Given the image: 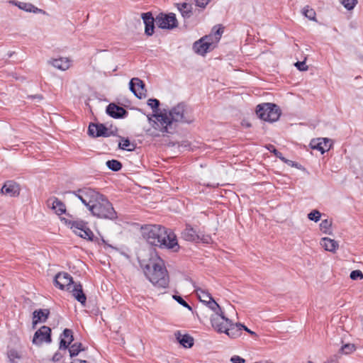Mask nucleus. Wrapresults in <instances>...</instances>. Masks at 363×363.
I'll list each match as a JSON object with an SVG mask.
<instances>
[{
	"instance_id": "42",
	"label": "nucleus",
	"mask_w": 363,
	"mask_h": 363,
	"mask_svg": "<svg viewBox=\"0 0 363 363\" xmlns=\"http://www.w3.org/2000/svg\"><path fill=\"white\" fill-rule=\"evenodd\" d=\"M79 237L88 240H92L94 238V233L89 229V228L86 227Z\"/></svg>"
},
{
	"instance_id": "26",
	"label": "nucleus",
	"mask_w": 363,
	"mask_h": 363,
	"mask_svg": "<svg viewBox=\"0 0 363 363\" xmlns=\"http://www.w3.org/2000/svg\"><path fill=\"white\" fill-rule=\"evenodd\" d=\"M11 3L17 6L20 9L28 12L40 13L42 11L41 9L35 7L34 5L30 3L18 2L14 1H11Z\"/></svg>"
},
{
	"instance_id": "34",
	"label": "nucleus",
	"mask_w": 363,
	"mask_h": 363,
	"mask_svg": "<svg viewBox=\"0 0 363 363\" xmlns=\"http://www.w3.org/2000/svg\"><path fill=\"white\" fill-rule=\"evenodd\" d=\"M7 356L11 363H17L16 359H21V355L19 354L18 352L13 349L8 351Z\"/></svg>"
},
{
	"instance_id": "1",
	"label": "nucleus",
	"mask_w": 363,
	"mask_h": 363,
	"mask_svg": "<svg viewBox=\"0 0 363 363\" xmlns=\"http://www.w3.org/2000/svg\"><path fill=\"white\" fill-rule=\"evenodd\" d=\"M155 120L149 118L152 121V126L162 133H173L177 123H190L193 118L186 110V106L181 103L172 108L168 112L164 109L160 114H153Z\"/></svg>"
},
{
	"instance_id": "49",
	"label": "nucleus",
	"mask_w": 363,
	"mask_h": 363,
	"mask_svg": "<svg viewBox=\"0 0 363 363\" xmlns=\"http://www.w3.org/2000/svg\"><path fill=\"white\" fill-rule=\"evenodd\" d=\"M230 361L233 363H245V359L238 355H234L231 357Z\"/></svg>"
},
{
	"instance_id": "8",
	"label": "nucleus",
	"mask_w": 363,
	"mask_h": 363,
	"mask_svg": "<svg viewBox=\"0 0 363 363\" xmlns=\"http://www.w3.org/2000/svg\"><path fill=\"white\" fill-rule=\"evenodd\" d=\"M193 48L196 53L204 55L214 48L213 36L209 35L201 38L194 43Z\"/></svg>"
},
{
	"instance_id": "37",
	"label": "nucleus",
	"mask_w": 363,
	"mask_h": 363,
	"mask_svg": "<svg viewBox=\"0 0 363 363\" xmlns=\"http://www.w3.org/2000/svg\"><path fill=\"white\" fill-rule=\"evenodd\" d=\"M303 14L310 20H315V11L313 9H311L308 6H305L303 9Z\"/></svg>"
},
{
	"instance_id": "27",
	"label": "nucleus",
	"mask_w": 363,
	"mask_h": 363,
	"mask_svg": "<svg viewBox=\"0 0 363 363\" xmlns=\"http://www.w3.org/2000/svg\"><path fill=\"white\" fill-rule=\"evenodd\" d=\"M321 245L325 250L335 252L338 247V243L329 238H323L321 240Z\"/></svg>"
},
{
	"instance_id": "58",
	"label": "nucleus",
	"mask_w": 363,
	"mask_h": 363,
	"mask_svg": "<svg viewBox=\"0 0 363 363\" xmlns=\"http://www.w3.org/2000/svg\"><path fill=\"white\" fill-rule=\"evenodd\" d=\"M11 55H12V53H10V54L9 55V57H11Z\"/></svg>"
},
{
	"instance_id": "5",
	"label": "nucleus",
	"mask_w": 363,
	"mask_h": 363,
	"mask_svg": "<svg viewBox=\"0 0 363 363\" xmlns=\"http://www.w3.org/2000/svg\"><path fill=\"white\" fill-rule=\"evenodd\" d=\"M256 113L263 121L274 122L279 118L281 110L275 104L264 103L257 106Z\"/></svg>"
},
{
	"instance_id": "51",
	"label": "nucleus",
	"mask_w": 363,
	"mask_h": 363,
	"mask_svg": "<svg viewBox=\"0 0 363 363\" xmlns=\"http://www.w3.org/2000/svg\"><path fill=\"white\" fill-rule=\"evenodd\" d=\"M62 357V355L60 352H56L52 357L53 362H59Z\"/></svg>"
},
{
	"instance_id": "57",
	"label": "nucleus",
	"mask_w": 363,
	"mask_h": 363,
	"mask_svg": "<svg viewBox=\"0 0 363 363\" xmlns=\"http://www.w3.org/2000/svg\"><path fill=\"white\" fill-rule=\"evenodd\" d=\"M289 165H291V166H294V167H297L298 164L296 163H295L294 162L291 161V162H289V163H287Z\"/></svg>"
},
{
	"instance_id": "33",
	"label": "nucleus",
	"mask_w": 363,
	"mask_h": 363,
	"mask_svg": "<svg viewBox=\"0 0 363 363\" xmlns=\"http://www.w3.org/2000/svg\"><path fill=\"white\" fill-rule=\"evenodd\" d=\"M82 345L81 343H74L72 345L69 349V354L71 357L77 356L80 351L83 350Z\"/></svg>"
},
{
	"instance_id": "38",
	"label": "nucleus",
	"mask_w": 363,
	"mask_h": 363,
	"mask_svg": "<svg viewBox=\"0 0 363 363\" xmlns=\"http://www.w3.org/2000/svg\"><path fill=\"white\" fill-rule=\"evenodd\" d=\"M206 305L214 312V314L223 312L220 306L215 301L213 298Z\"/></svg>"
},
{
	"instance_id": "20",
	"label": "nucleus",
	"mask_w": 363,
	"mask_h": 363,
	"mask_svg": "<svg viewBox=\"0 0 363 363\" xmlns=\"http://www.w3.org/2000/svg\"><path fill=\"white\" fill-rule=\"evenodd\" d=\"M311 145L313 149L318 150L323 154L330 150L332 143L330 140L328 138H319L317 141H312Z\"/></svg>"
},
{
	"instance_id": "39",
	"label": "nucleus",
	"mask_w": 363,
	"mask_h": 363,
	"mask_svg": "<svg viewBox=\"0 0 363 363\" xmlns=\"http://www.w3.org/2000/svg\"><path fill=\"white\" fill-rule=\"evenodd\" d=\"M160 104V101L156 99H150L147 101V105L152 108L154 114H159L157 111Z\"/></svg>"
},
{
	"instance_id": "17",
	"label": "nucleus",
	"mask_w": 363,
	"mask_h": 363,
	"mask_svg": "<svg viewBox=\"0 0 363 363\" xmlns=\"http://www.w3.org/2000/svg\"><path fill=\"white\" fill-rule=\"evenodd\" d=\"M242 327H244V325L241 323L234 324L231 321L230 324H229L225 330L224 333H225L229 337L235 339L242 335Z\"/></svg>"
},
{
	"instance_id": "43",
	"label": "nucleus",
	"mask_w": 363,
	"mask_h": 363,
	"mask_svg": "<svg viewBox=\"0 0 363 363\" xmlns=\"http://www.w3.org/2000/svg\"><path fill=\"white\" fill-rule=\"evenodd\" d=\"M354 345L352 344H345L340 348V351L344 354H350L354 351Z\"/></svg>"
},
{
	"instance_id": "25",
	"label": "nucleus",
	"mask_w": 363,
	"mask_h": 363,
	"mask_svg": "<svg viewBox=\"0 0 363 363\" xmlns=\"http://www.w3.org/2000/svg\"><path fill=\"white\" fill-rule=\"evenodd\" d=\"M184 18H189L192 16V6L187 3H178L176 4Z\"/></svg>"
},
{
	"instance_id": "19",
	"label": "nucleus",
	"mask_w": 363,
	"mask_h": 363,
	"mask_svg": "<svg viewBox=\"0 0 363 363\" xmlns=\"http://www.w3.org/2000/svg\"><path fill=\"white\" fill-rule=\"evenodd\" d=\"M176 340L185 348H191L194 345V338L189 334L182 335L180 331L174 333Z\"/></svg>"
},
{
	"instance_id": "56",
	"label": "nucleus",
	"mask_w": 363,
	"mask_h": 363,
	"mask_svg": "<svg viewBox=\"0 0 363 363\" xmlns=\"http://www.w3.org/2000/svg\"><path fill=\"white\" fill-rule=\"evenodd\" d=\"M30 97L31 98H35V99H43L42 96H40V95L31 96Z\"/></svg>"
},
{
	"instance_id": "40",
	"label": "nucleus",
	"mask_w": 363,
	"mask_h": 363,
	"mask_svg": "<svg viewBox=\"0 0 363 363\" xmlns=\"http://www.w3.org/2000/svg\"><path fill=\"white\" fill-rule=\"evenodd\" d=\"M332 225V221L328 219L322 220L320 223V228L324 233H328Z\"/></svg>"
},
{
	"instance_id": "45",
	"label": "nucleus",
	"mask_w": 363,
	"mask_h": 363,
	"mask_svg": "<svg viewBox=\"0 0 363 363\" xmlns=\"http://www.w3.org/2000/svg\"><path fill=\"white\" fill-rule=\"evenodd\" d=\"M173 298L174 300H176L179 304L183 306L184 307L187 308L189 310H191V307L181 296H177V295H174Z\"/></svg>"
},
{
	"instance_id": "18",
	"label": "nucleus",
	"mask_w": 363,
	"mask_h": 363,
	"mask_svg": "<svg viewBox=\"0 0 363 363\" xmlns=\"http://www.w3.org/2000/svg\"><path fill=\"white\" fill-rule=\"evenodd\" d=\"M182 238L186 241L198 242L200 238V235L191 225L187 224L185 229L182 233Z\"/></svg>"
},
{
	"instance_id": "21",
	"label": "nucleus",
	"mask_w": 363,
	"mask_h": 363,
	"mask_svg": "<svg viewBox=\"0 0 363 363\" xmlns=\"http://www.w3.org/2000/svg\"><path fill=\"white\" fill-rule=\"evenodd\" d=\"M60 349L66 350L74 340L73 333L70 329H65L60 336Z\"/></svg>"
},
{
	"instance_id": "50",
	"label": "nucleus",
	"mask_w": 363,
	"mask_h": 363,
	"mask_svg": "<svg viewBox=\"0 0 363 363\" xmlns=\"http://www.w3.org/2000/svg\"><path fill=\"white\" fill-rule=\"evenodd\" d=\"M199 240L203 243H209L211 240V238L209 235H200V238L199 241Z\"/></svg>"
},
{
	"instance_id": "9",
	"label": "nucleus",
	"mask_w": 363,
	"mask_h": 363,
	"mask_svg": "<svg viewBox=\"0 0 363 363\" xmlns=\"http://www.w3.org/2000/svg\"><path fill=\"white\" fill-rule=\"evenodd\" d=\"M231 320L226 318L224 313L213 314L211 317V325L219 333H224Z\"/></svg>"
},
{
	"instance_id": "12",
	"label": "nucleus",
	"mask_w": 363,
	"mask_h": 363,
	"mask_svg": "<svg viewBox=\"0 0 363 363\" xmlns=\"http://www.w3.org/2000/svg\"><path fill=\"white\" fill-rule=\"evenodd\" d=\"M89 135L94 137H109L112 132L102 123H91L88 129Z\"/></svg>"
},
{
	"instance_id": "28",
	"label": "nucleus",
	"mask_w": 363,
	"mask_h": 363,
	"mask_svg": "<svg viewBox=\"0 0 363 363\" xmlns=\"http://www.w3.org/2000/svg\"><path fill=\"white\" fill-rule=\"evenodd\" d=\"M195 291H196L199 300L201 302L205 303L206 304L209 303L213 299V297L211 296V295L208 292L206 291L205 290H203L202 289H200V288L196 289Z\"/></svg>"
},
{
	"instance_id": "15",
	"label": "nucleus",
	"mask_w": 363,
	"mask_h": 363,
	"mask_svg": "<svg viewBox=\"0 0 363 363\" xmlns=\"http://www.w3.org/2000/svg\"><path fill=\"white\" fill-rule=\"evenodd\" d=\"M141 18L143 20L145 24V33L147 36H151L154 33L155 30V19L153 18L151 12L143 13Z\"/></svg>"
},
{
	"instance_id": "29",
	"label": "nucleus",
	"mask_w": 363,
	"mask_h": 363,
	"mask_svg": "<svg viewBox=\"0 0 363 363\" xmlns=\"http://www.w3.org/2000/svg\"><path fill=\"white\" fill-rule=\"evenodd\" d=\"M52 208L58 215H62L66 211L65 205L57 198L53 200Z\"/></svg>"
},
{
	"instance_id": "55",
	"label": "nucleus",
	"mask_w": 363,
	"mask_h": 363,
	"mask_svg": "<svg viewBox=\"0 0 363 363\" xmlns=\"http://www.w3.org/2000/svg\"><path fill=\"white\" fill-rule=\"evenodd\" d=\"M71 363H87L86 361L85 360H79V359H77V360H74V362H71Z\"/></svg>"
},
{
	"instance_id": "22",
	"label": "nucleus",
	"mask_w": 363,
	"mask_h": 363,
	"mask_svg": "<svg viewBox=\"0 0 363 363\" xmlns=\"http://www.w3.org/2000/svg\"><path fill=\"white\" fill-rule=\"evenodd\" d=\"M50 315L48 309H39L35 310L33 313V328L38 323H45Z\"/></svg>"
},
{
	"instance_id": "35",
	"label": "nucleus",
	"mask_w": 363,
	"mask_h": 363,
	"mask_svg": "<svg viewBox=\"0 0 363 363\" xmlns=\"http://www.w3.org/2000/svg\"><path fill=\"white\" fill-rule=\"evenodd\" d=\"M267 148L270 152H273L277 157L279 158L284 162L289 163V162H291V160H287L285 157H284L282 156V153L278 151L272 145H269V146Z\"/></svg>"
},
{
	"instance_id": "44",
	"label": "nucleus",
	"mask_w": 363,
	"mask_h": 363,
	"mask_svg": "<svg viewBox=\"0 0 363 363\" xmlns=\"http://www.w3.org/2000/svg\"><path fill=\"white\" fill-rule=\"evenodd\" d=\"M350 277L352 280L363 279V274L360 270H353L350 273Z\"/></svg>"
},
{
	"instance_id": "6",
	"label": "nucleus",
	"mask_w": 363,
	"mask_h": 363,
	"mask_svg": "<svg viewBox=\"0 0 363 363\" xmlns=\"http://www.w3.org/2000/svg\"><path fill=\"white\" fill-rule=\"evenodd\" d=\"M90 211L96 199L101 197V194L91 188H84L72 191Z\"/></svg>"
},
{
	"instance_id": "41",
	"label": "nucleus",
	"mask_w": 363,
	"mask_h": 363,
	"mask_svg": "<svg viewBox=\"0 0 363 363\" xmlns=\"http://www.w3.org/2000/svg\"><path fill=\"white\" fill-rule=\"evenodd\" d=\"M321 214L318 210H313L308 214V218L311 220L318 222L320 218Z\"/></svg>"
},
{
	"instance_id": "30",
	"label": "nucleus",
	"mask_w": 363,
	"mask_h": 363,
	"mask_svg": "<svg viewBox=\"0 0 363 363\" xmlns=\"http://www.w3.org/2000/svg\"><path fill=\"white\" fill-rule=\"evenodd\" d=\"M119 148L127 151H133L135 148V145L131 143L128 138H123L118 144Z\"/></svg>"
},
{
	"instance_id": "3",
	"label": "nucleus",
	"mask_w": 363,
	"mask_h": 363,
	"mask_svg": "<svg viewBox=\"0 0 363 363\" xmlns=\"http://www.w3.org/2000/svg\"><path fill=\"white\" fill-rule=\"evenodd\" d=\"M146 278L157 288L167 289L169 286V277L164 261L157 255L152 256L148 262L143 266Z\"/></svg>"
},
{
	"instance_id": "47",
	"label": "nucleus",
	"mask_w": 363,
	"mask_h": 363,
	"mask_svg": "<svg viewBox=\"0 0 363 363\" xmlns=\"http://www.w3.org/2000/svg\"><path fill=\"white\" fill-rule=\"evenodd\" d=\"M210 2V0H195L196 6L204 9Z\"/></svg>"
},
{
	"instance_id": "24",
	"label": "nucleus",
	"mask_w": 363,
	"mask_h": 363,
	"mask_svg": "<svg viewBox=\"0 0 363 363\" xmlns=\"http://www.w3.org/2000/svg\"><path fill=\"white\" fill-rule=\"evenodd\" d=\"M49 62L55 68L62 71L68 69L70 67V61L68 58L53 59Z\"/></svg>"
},
{
	"instance_id": "23",
	"label": "nucleus",
	"mask_w": 363,
	"mask_h": 363,
	"mask_svg": "<svg viewBox=\"0 0 363 363\" xmlns=\"http://www.w3.org/2000/svg\"><path fill=\"white\" fill-rule=\"evenodd\" d=\"M71 291L72 293V296L79 302H80L82 305H85V303L86 301V295L84 294V293L83 292L82 286L79 282H78V283L75 282L73 284L72 289Z\"/></svg>"
},
{
	"instance_id": "36",
	"label": "nucleus",
	"mask_w": 363,
	"mask_h": 363,
	"mask_svg": "<svg viewBox=\"0 0 363 363\" xmlns=\"http://www.w3.org/2000/svg\"><path fill=\"white\" fill-rule=\"evenodd\" d=\"M348 11L352 10L357 4V0H339Z\"/></svg>"
},
{
	"instance_id": "10",
	"label": "nucleus",
	"mask_w": 363,
	"mask_h": 363,
	"mask_svg": "<svg viewBox=\"0 0 363 363\" xmlns=\"http://www.w3.org/2000/svg\"><path fill=\"white\" fill-rule=\"evenodd\" d=\"M51 340V329L44 325L35 333L33 343L40 345L43 342L50 343Z\"/></svg>"
},
{
	"instance_id": "52",
	"label": "nucleus",
	"mask_w": 363,
	"mask_h": 363,
	"mask_svg": "<svg viewBox=\"0 0 363 363\" xmlns=\"http://www.w3.org/2000/svg\"><path fill=\"white\" fill-rule=\"evenodd\" d=\"M242 330H245L246 332H247L248 333H250L251 335L257 337V335L252 331L251 330L248 329L246 326L244 325V327H242Z\"/></svg>"
},
{
	"instance_id": "11",
	"label": "nucleus",
	"mask_w": 363,
	"mask_h": 363,
	"mask_svg": "<svg viewBox=\"0 0 363 363\" xmlns=\"http://www.w3.org/2000/svg\"><path fill=\"white\" fill-rule=\"evenodd\" d=\"M74 283L71 275L67 272H59L55 275V284L60 289L69 290Z\"/></svg>"
},
{
	"instance_id": "54",
	"label": "nucleus",
	"mask_w": 363,
	"mask_h": 363,
	"mask_svg": "<svg viewBox=\"0 0 363 363\" xmlns=\"http://www.w3.org/2000/svg\"><path fill=\"white\" fill-rule=\"evenodd\" d=\"M324 363H337V360L336 359H332Z\"/></svg>"
},
{
	"instance_id": "31",
	"label": "nucleus",
	"mask_w": 363,
	"mask_h": 363,
	"mask_svg": "<svg viewBox=\"0 0 363 363\" xmlns=\"http://www.w3.org/2000/svg\"><path fill=\"white\" fill-rule=\"evenodd\" d=\"M106 164L107 167L113 172L121 170L123 167L121 162L116 160H108Z\"/></svg>"
},
{
	"instance_id": "46",
	"label": "nucleus",
	"mask_w": 363,
	"mask_h": 363,
	"mask_svg": "<svg viewBox=\"0 0 363 363\" xmlns=\"http://www.w3.org/2000/svg\"><path fill=\"white\" fill-rule=\"evenodd\" d=\"M296 67L300 71H306L308 70V66L306 65L304 61L303 62H297L295 63Z\"/></svg>"
},
{
	"instance_id": "13",
	"label": "nucleus",
	"mask_w": 363,
	"mask_h": 363,
	"mask_svg": "<svg viewBox=\"0 0 363 363\" xmlns=\"http://www.w3.org/2000/svg\"><path fill=\"white\" fill-rule=\"evenodd\" d=\"M130 91L139 99L145 97L146 89L144 82L139 78H133L130 82Z\"/></svg>"
},
{
	"instance_id": "16",
	"label": "nucleus",
	"mask_w": 363,
	"mask_h": 363,
	"mask_svg": "<svg viewBox=\"0 0 363 363\" xmlns=\"http://www.w3.org/2000/svg\"><path fill=\"white\" fill-rule=\"evenodd\" d=\"M106 113L114 118H123L128 114V112L124 108L115 104L108 105L106 107Z\"/></svg>"
},
{
	"instance_id": "14",
	"label": "nucleus",
	"mask_w": 363,
	"mask_h": 363,
	"mask_svg": "<svg viewBox=\"0 0 363 363\" xmlns=\"http://www.w3.org/2000/svg\"><path fill=\"white\" fill-rule=\"evenodd\" d=\"M19 185L13 181H7L3 185L1 192L9 196H18L20 194Z\"/></svg>"
},
{
	"instance_id": "2",
	"label": "nucleus",
	"mask_w": 363,
	"mask_h": 363,
	"mask_svg": "<svg viewBox=\"0 0 363 363\" xmlns=\"http://www.w3.org/2000/svg\"><path fill=\"white\" fill-rule=\"evenodd\" d=\"M143 237L151 245L177 251L179 248L177 236L160 225H145L141 227Z\"/></svg>"
},
{
	"instance_id": "53",
	"label": "nucleus",
	"mask_w": 363,
	"mask_h": 363,
	"mask_svg": "<svg viewBox=\"0 0 363 363\" xmlns=\"http://www.w3.org/2000/svg\"><path fill=\"white\" fill-rule=\"evenodd\" d=\"M87 227V224L86 223L84 225V228H80L78 229V232H75L74 233L77 234V235L80 236V235H82V233H83V231L84 230V229Z\"/></svg>"
},
{
	"instance_id": "4",
	"label": "nucleus",
	"mask_w": 363,
	"mask_h": 363,
	"mask_svg": "<svg viewBox=\"0 0 363 363\" xmlns=\"http://www.w3.org/2000/svg\"><path fill=\"white\" fill-rule=\"evenodd\" d=\"M90 211L93 216L99 218L115 220L118 217L112 203L101 194V197L96 199L94 205H91Z\"/></svg>"
},
{
	"instance_id": "48",
	"label": "nucleus",
	"mask_w": 363,
	"mask_h": 363,
	"mask_svg": "<svg viewBox=\"0 0 363 363\" xmlns=\"http://www.w3.org/2000/svg\"><path fill=\"white\" fill-rule=\"evenodd\" d=\"M223 33V28H219L215 33H214V35H212L213 36V38H214L216 41L218 42L220 37H221V35L222 33Z\"/></svg>"
},
{
	"instance_id": "7",
	"label": "nucleus",
	"mask_w": 363,
	"mask_h": 363,
	"mask_svg": "<svg viewBox=\"0 0 363 363\" xmlns=\"http://www.w3.org/2000/svg\"><path fill=\"white\" fill-rule=\"evenodd\" d=\"M159 28L162 29H173L178 26L176 16L173 13L169 14L160 13L155 18Z\"/></svg>"
},
{
	"instance_id": "32",
	"label": "nucleus",
	"mask_w": 363,
	"mask_h": 363,
	"mask_svg": "<svg viewBox=\"0 0 363 363\" xmlns=\"http://www.w3.org/2000/svg\"><path fill=\"white\" fill-rule=\"evenodd\" d=\"M86 223L82 220H70L69 222L70 228L73 230L74 233L78 232V229L80 228H84Z\"/></svg>"
}]
</instances>
